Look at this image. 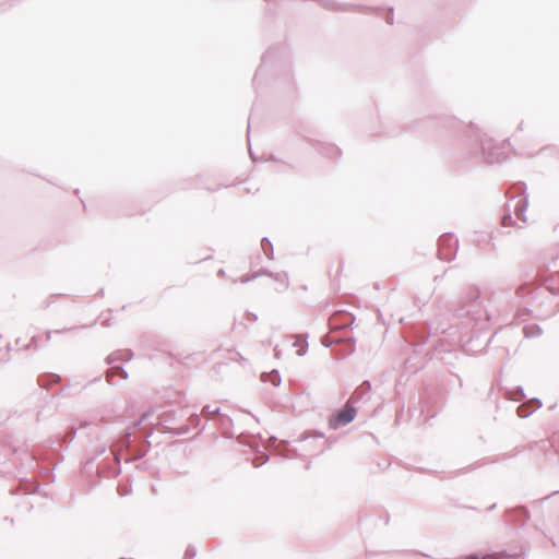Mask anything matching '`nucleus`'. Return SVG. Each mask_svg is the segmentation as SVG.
I'll list each match as a JSON object with an SVG mask.
<instances>
[{
    "label": "nucleus",
    "mask_w": 559,
    "mask_h": 559,
    "mask_svg": "<svg viewBox=\"0 0 559 559\" xmlns=\"http://www.w3.org/2000/svg\"><path fill=\"white\" fill-rule=\"evenodd\" d=\"M355 409L353 407H346L338 412L334 417L330 418V427L337 429L340 426L350 423L355 417Z\"/></svg>",
    "instance_id": "nucleus-1"
}]
</instances>
